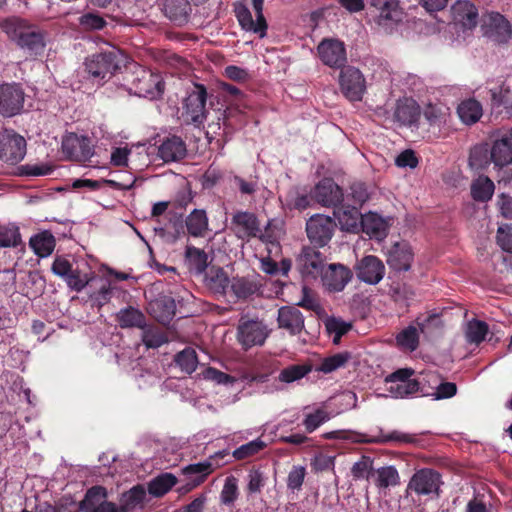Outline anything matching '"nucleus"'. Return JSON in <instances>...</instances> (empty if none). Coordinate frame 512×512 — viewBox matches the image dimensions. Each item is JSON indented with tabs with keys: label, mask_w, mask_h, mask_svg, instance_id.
Segmentation results:
<instances>
[{
	"label": "nucleus",
	"mask_w": 512,
	"mask_h": 512,
	"mask_svg": "<svg viewBox=\"0 0 512 512\" xmlns=\"http://www.w3.org/2000/svg\"><path fill=\"white\" fill-rule=\"evenodd\" d=\"M497 243L503 251L512 253V224H504L498 228Z\"/></svg>",
	"instance_id": "obj_60"
},
{
	"label": "nucleus",
	"mask_w": 512,
	"mask_h": 512,
	"mask_svg": "<svg viewBox=\"0 0 512 512\" xmlns=\"http://www.w3.org/2000/svg\"><path fill=\"white\" fill-rule=\"evenodd\" d=\"M62 153L66 158L85 162L89 160L94 150L88 137L76 133H68L62 139Z\"/></svg>",
	"instance_id": "obj_15"
},
{
	"label": "nucleus",
	"mask_w": 512,
	"mask_h": 512,
	"mask_svg": "<svg viewBox=\"0 0 512 512\" xmlns=\"http://www.w3.org/2000/svg\"><path fill=\"white\" fill-rule=\"evenodd\" d=\"M397 345L408 351H415L419 346V334L416 327L410 325L396 336Z\"/></svg>",
	"instance_id": "obj_50"
},
{
	"label": "nucleus",
	"mask_w": 512,
	"mask_h": 512,
	"mask_svg": "<svg viewBox=\"0 0 512 512\" xmlns=\"http://www.w3.org/2000/svg\"><path fill=\"white\" fill-rule=\"evenodd\" d=\"M336 208L335 216L345 229L352 230L357 228L359 219L363 217L360 208L347 205L345 202H341Z\"/></svg>",
	"instance_id": "obj_35"
},
{
	"label": "nucleus",
	"mask_w": 512,
	"mask_h": 512,
	"mask_svg": "<svg viewBox=\"0 0 512 512\" xmlns=\"http://www.w3.org/2000/svg\"><path fill=\"white\" fill-rule=\"evenodd\" d=\"M322 280L330 291H342L352 278V272L342 264H330L323 272Z\"/></svg>",
	"instance_id": "obj_24"
},
{
	"label": "nucleus",
	"mask_w": 512,
	"mask_h": 512,
	"mask_svg": "<svg viewBox=\"0 0 512 512\" xmlns=\"http://www.w3.org/2000/svg\"><path fill=\"white\" fill-rule=\"evenodd\" d=\"M370 6L379 11L383 20L400 21L401 12L398 0H370Z\"/></svg>",
	"instance_id": "obj_43"
},
{
	"label": "nucleus",
	"mask_w": 512,
	"mask_h": 512,
	"mask_svg": "<svg viewBox=\"0 0 512 512\" xmlns=\"http://www.w3.org/2000/svg\"><path fill=\"white\" fill-rule=\"evenodd\" d=\"M363 443H374V444H387L390 442L405 443V444H417L418 437L416 434H407L397 430L389 433L380 432L379 435L374 437H364L360 440Z\"/></svg>",
	"instance_id": "obj_32"
},
{
	"label": "nucleus",
	"mask_w": 512,
	"mask_h": 512,
	"mask_svg": "<svg viewBox=\"0 0 512 512\" xmlns=\"http://www.w3.org/2000/svg\"><path fill=\"white\" fill-rule=\"evenodd\" d=\"M355 272L360 281L375 285L383 279L385 266L378 257L367 255L356 263Z\"/></svg>",
	"instance_id": "obj_20"
},
{
	"label": "nucleus",
	"mask_w": 512,
	"mask_h": 512,
	"mask_svg": "<svg viewBox=\"0 0 512 512\" xmlns=\"http://www.w3.org/2000/svg\"><path fill=\"white\" fill-rule=\"evenodd\" d=\"M316 247H303L297 258V266L301 274L305 277L317 278L322 275L324 270L325 258L322 253L315 249Z\"/></svg>",
	"instance_id": "obj_19"
},
{
	"label": "nucleus",
	"mask_w": 512,
	"mask_h": 512,
	"mask_svg": "<svg viewBox=\"0 0 512 512\" xmlns=\"http://www.w3.org/2000/svg\"><path fill=\"white\" fill-rule=\"evenodd\" d=\"M29 246L38 257L45 258L53 253L56 240L50 231L44 230L30 238Z\"/></svg>",
	"instance_id": "obj_31"
},
{
	"label": "nucleus",
	"mask_w": 512,
	"mask_h": 512,
	"mask_svg": "<svg viewBox=\"0 0 512 512\" xmlns=\"http://www.w3.org/2000/svg\"><path fill=\"white\" fill-rule=\"evenodd\" d=\"M452 18L456 24L465 29H473L478 23V9L469 0H458L451 8Z\"/></svg>",
	"instance_id": "obj_23"
},
{
	"label": "nucleus",
	"mask_w": 512,
	"mask_h": 512,
	"mask_svg": "<svg viewBox=\"0 0 512 512\" xmlns=\"http://www.w3.org/2000/svg\"><path fill=\"white\" fill-rule=\"evenodd\" d=\"M490 148L494 169L503 173L501 180H512V127L494 140Z\"/></svg>",
	"instance_id": "obj_5"
},
{
	"label": "nucleus",
	"mask_w": 512,
	"mask_h": 512,
	"mask_svg": "<svg viewBox=\"0 0 512 512\" xmlns=\"http://www.w3.org/2000/svg\"><path fill=\"white\" fill-rule=\"evenodd\" d=\"M349 358L350 355L348 352L334 354L324 358L321 364L315 370L326 374L331 373L338 368L343 367Z\"/></svg>",
	"instance_id": "obj_53"
},
{
	"label": "nucleus",
	"mask_w": 512,
	"mask_h": 512,
	"mask_svg": "<svg viewBox=\"0 0 512 512\" xmlns=\"http://www.w3.org/2000/svg\"><path fill=\"white\" fill-rule=\"evenodd\" d=\"M262 283L258 274L234 276L231 279L230 291L237 300H247L260 292Z\"/></svg>",
	"instance_id": "obj_21"
},
{
	"label": "nucleus",
	"mask_w": 512,
	"mask_h": 512,
	"mask_svg": "<svg viewBox=\"0 0 512 512\" xmlns=\"http://www.w3.org/2000/svg\"><path fill=\"white\" fill-rule=\"evenodd\" d=\"M331 416L324 408H317L313 412L306 413L303 419V426L307 433L314 432L322 424L330 420Z\"/></svg>",
	"instance_id": "obj_51"
},
{
	"label": "nucleus",
	"mask_w": 512,
	"mask_h": 512,
	"mask_svg": "<svg viewBox=\"0 0 512 512\" xmlns=\"http://www.w3.org/2000/svg\"><path fill=\"white\" fill-rule=\"evenodd\" d=\"M207 100L208 92L205 85L194 83L183 101V115L189 123L200 127L206 121L208 114L206 109Z\"/></svg>",
	"instance_id": "obj_4"
},
{
	"label": "nucleus",
	"mask_w": 512,
	"mask_h": 512,
	"mask_svg": "<svg viewBox=\"0 0 512 512\" xmlns=\"http://www.w3.org/2000/svg\"><path fill=\"white\" fill-rule=\"evenodd\" d=\"M191 10V4L188 0H165L164 2L163 11L165 16L179 25L188 22Z\"/></svg>",
	"instance_id": "obj_29"
},
{
	"label": "nucleus",
	"mask_w": 512,
	"mask_h": 512,
	"mask_svg": "<svg viewBox=\"0 0 512 512\" xmlns=\"http://www.w3.org/2000/svg\"><path fill=\"white\" fill-rule=\"evenodd\" d=\"M20 243L21 234L17 226H0V247H17Z\"/></svg>",
	"instance_id": "obj_56"
},
{
	"label": "nucleus",
	"mask_w": 512,
	"mask_h": 512,
	"mask_svg": "<svg viewBox=\"0 0 512 512\" xmlns=\"http://www.w3.org/2000/svg\"><path fill=\"white\" fill-rule=\"evenodd\" d=\"M188 233L193 237H203L208 230V218L205 210L194 209L185 220Z\"/></svg>",
	"instance_id": "obj_36"
},
{
	"label": "nucleus",
	"mask_w": 512,
	"mask_h": 512,
	"mask_svg": "<svg viewBox=\"0 0 512 512\" xmlns=\"http://www.w3.org/2000/svg\"><path fill=\"white\" fill-rule=\"evenodd\" d=\"M375 485L380 489H386L400 484V476L394 466H383L376 469L372 475Z\"/></svg>",
	"instance_id": "obj_39"
},
{
	"label": "nucleus",
	"mask_w": 512,
	"mask_h": 512,
	"mask_svg": "<svg viewBox=\"0 0 512 512\" xmlns=\"http://www.w3.org/2000/svg\"><path fill=\"white\" fill-rule=\"evenodd\" d=\"M449 108L445 105L429 103L423 110V116L430 126L440 127L446 123Z\"/></svg>",
	"instance_id": "obj_46"
},
{
	"label": "nucleus",
	"mask_w": 512,
	"mask_h": 512,
	"mask_svg": "<svg viewBox=\"0 0 512 512\" xmlns=\"http://www.w3.org/2000/svg\"><path fill=\"white\" fill-rule=\"evenodd\" d=\"M185 260L190 270L197 274L203 273L208 266L207 253L197 247L187 246L185 249Z\"/></svg>",
	"instance_id": "obj_42"
},
{
	"label": "nucleus",
	"mask_w": 512,
	"mask_h": 512,
	"mask_svg": "<svg viewBox=\"0 0 512 512\" xmlns=\"http://www.w3.org/2000/svg\"><path fill=\"white\" fill-rule=\"evenodd\" d=\"M495 190L494 182L485 175H480L471 183V196L477 202L489 201Z\"/></svg>",
	"instance_id": "obj_34"
},
{
	"label": "nucleus",
	"mask_w": 512,
	"mask_h": 512,
	"mask_svg": "<svg viewBox=\"0 0 512 512\" xmlns=\"http://www.w3.org/2000/svg\"><path fill=\"white\" fill-rule=\"evenodd\" d=\"M146 492L147 490L141 484L133 486L122 495L121 504L123 508H125L127 512H130L136 507L142 506L146 499Z\"/></svg>",
	"instance_id": "obj_45"
},
{
	"label": "nucleus",
	"mask_w": 512,
	"mask_h": 512,
	"mask_svg": "<svg viewBox=\"0 0 512 512\" xmlns=\"http://www.w3.org/2000/svg\"><path fill=\"white\" fill-rule=\"evenodd\" d=\"M142 329V342L147 348L156 349L168 342L167 333L155 325H146Z\"/></svg>",
	"instance_id": "obj_37"
},
{
	"label": "nucleus",
	"mask_w": 512,
	"mask_h": 512,
	"mask_svg": "<svg viewBox=\"0 0 512 512\" xmlns=\"http://www.w3.org/2000/svg\"><path fill=\"white\" fill-rule=\"evenodd\" d=\"M207 500L208 498L206 493H200L190 503L181 507L177 512H204Z\"/></svg>",
	"instance_id": "obj_64"
},
{
	"label": "nucleus",
	"mask_w": 512,
	"mask_h": 512,
	"mask_svg": "<svg viewBox=\"0 0 512 512\" xmlns=\"http://www.w3.org/2000/svg\"><path fill=\"white\" fill-rule=\"evenodd\" d=\"M127 55L115 45L101 41L98 36V82L109 80L122 68L129 69Z\"/></svg>",
	"instance_id": "obj_3"
},
{
	"label": "nucleus",
	"mask_w": 512,
	"mask_h": 512,
	"mask_svg": "<svg viewBox=\"0 0 512 512\" xmlns=\"http://www.w3.org/2000/svg\"><path fill=\"white\" fill-rule=\"evenodd\" d=\"M269 335L267 326L258 319L242 316L237 327V340L247 350L253 346H261Z\"/></svg>",
	"instance_id": "obj_7"
},
{
	"label": "nucleus",
	"mask_w": 512,
	"mask_h": 512,
	"mask_svg": "<svg viewBox=\"0 0 512 512\" xmlns=\"http://www.w3.org/2000/svg\"><path fill=\"white\" fill-rule=\"evenodd\" d=\"M186 144L178 136L166 138L158 148V155L165 162L178 161L186 156Z\"/></svg>",
	"instance_id": "obj_27"
},
{
	"label": "nucleus",
	"mask_w": 512,
	"mask_h": 512,
	"mask_svg": "<svg viewBox=\"0 0 512 512\" xmlns=\"http://www.w3.org/2000/svg\"><path fill=\"white\" fill-rule=\"evenodd\" d=\"M413 258L412 249L407 243H395L387 254V264L394 271H408Z\"/></svg>",
	"instance_id": "obj_25"
},
{
	"label": "nucleus",
	"mask_w": 512,
	"mask_h": 512,
	"mask_svg": "<svg viewBox=\"0 0 512 512\" xmlns=\"http://www.w3.org/2000/svg\"><path fill=\"white\" fill-rule=\"evenodd\" d=\"M339 86L342 94L351 102L361 101L366 92V81L362 72L347 66L339 74Z\"/></svg>",
	"instance_id": "obj_10"
},
{
	"label": "nucleus",
	"mask_w": 512,
	"mask_h": 512,
	"mask_svg": "<svg viewBox=\"0 0 512 512\" xmlns=\"http://www.w3.org/2000/svg\"><path fill=\"white\" fill-rule=\"evenodd\" d=\"M117 321L122 328H141L146 322L145 315L134 307L121 309L116 314Z\"/></svg>",
	"instance_id": "obj_41"
},
{
	"label": "nucleus",
	"mask_w": 512,
	"mask_h": 512,
	"mask_svg": "<svg viewBox=\"0 0 512 512\" xmlns=\"http://www.w3.org/2000/svg\"><path fill=\"white\" fill-rule=\"evenodd\" d=\"M252 6L256 14V20H253L248 7L241 2L234 5L235 16L243 30L253 32L263 38L266 36L268 29L267 21L263 15L264 0H252Z\"/></svg>",
	"instance_id": "obj_6"
},
{
	"label": "nucleus",
	"mask_w": 512,
	"mask_h": 512,
	"mask_svg": "<svg viewBox=\"0 0 512 512\" xmlns=\"http://www.w3.org/2000/svg\"><path fill=\"white\" fill-rule=\"evenodd\" d=\"M0 28L22 49L40 54L45 48L43 31L26 20L18 17L7 18L0 22Z\"/></svg>",
	"instance_id": "obj_1"
},
{
	"label": "nucleus",
	"mask_w": 512,
	"mask_h": 512,
	"mask_svg": "<svg viewBox=\"0 0 512 512\" xmlns=\"http://www.w3.org/2000/svg\"><path fill=\"white\" fill-rule=\"evenodd\" d=\"M489 326L486 322L473 319L468 322L465 332L466 340L470 344L479 345L485 340L488 334Z\"/></svg>",
	"instance_id": "obj_48"
},
{
	"label": "nucleus",
	"mask_w": 512,
	"mask_h": 512,
	"mask_svg": "<svg viewBox=\"0 0 512 512\" xmlns=\"http://www.w3.org/2000/svg\"><path fill=\"white\" fill-rule=\"evenodd\" d=\"M230 285L231 279H229L223 268L216 269L210 277V287L215 293L225 295Z\"/></svg>",
	"instance_id": "obj_57"
},
{
	"label": "nucleus",
	"mask_w": 512,
	"mask_h": 512,
	"mask_svg": "<svg viewBox=\"0 0 512 512\" xmlns=\"http://www.w3.org/2000/svg\"><path fill=\"white\" fill-rule=\"evenodd\" d=\"M174 361L183 372L191 374L198 365L197 353L194 348L186 347L175 355Z\"/></svg>",
	"instance_id": "obj_49"
},
{
	"label": "nucleus",
	"mask_w": 512,
	"mask_h": 512,
	"mask_svg": "<svg viewBox=\"0 0 512 512\" xmlns=\"http://www.w3.org/2000/svg\"><path fill=\"white\" fill-rule=\"evenodd\" d=\"M25 93L17 83L0 85V114L12 117L20 114L24 107Z\"/></svg>",
	"instance_id": "obj_14"
},
{
	"label": "nucleus",
	"mask_w": 512,
	"mask_h": 512,
	"mask_svg": "<svg viewBox=\"0 0 512 512\" xmlns=\"http://www.w3.org/2000/svg\"><path fill=\"white\" fill-rule=\"evenodd\" d=\"M238 496V479L233 475L228 476L220 493V501L225 506H232L238 499Z\"/></svg>",
	"instance_id": "obj_52"
},
{
	"label": "nucleus",
	"mask_w": 512,
	"mask_h": 512,
	"mask_svg": "<svg viewBox=\"0 0 512 512\" xmlns=\"http://www.w3.org/2000/svg\"><path fill=\"white\" fill-rule=\"evenodd\" d=\"M149 313L161 324H168L176 314L175 300L170 296H162L149 304Z\"/></svg>",
	"instance_id": "obj_26"
},
{
	"label": "nucleus",
	"mask_w": 512,
	"mask_h": 512,
	"mask_svg": "<svg viewBox=\"0 0 512 512\" xmlns=\"http://www.w3.org/2000/svg\"><path fill=\"white\" fill-rule=\"evenodd\" d=\"M482 31L491 41L505 44L512 36V25L502 14L489 12L482 17Z\"/></svg>",
	"instance_id": "obj_12"
},
{
	"label": "nucleus",
	"mask_w": 512,
	"mask_h": 512,
	"mask_svg": "<svg viewBox=\"0 0 512 512\" xmlns=\"http://www.w3.org/2000/svg\"><path fill=\"white\" fill-rule=\"evenodd\" d=\"M306 469L303 466H293L288 474L287 487L291 490H299L304 482Z\"/></svg>",
	"instance_id": "obj_62"
},
{
	"label": "nucleus",
	"mask_w": 512,
	"mask_h": 512,
	"mask_svg": "<svg viewBox=\"0 0 512 512\" xmlns=\"http://www.w3.org/2000/svg\"><path fill=\"white\" fill-rule=\"evenodd\" d=\"M128 70L130 74L126 80L130 84V90L136 95L150 100L162 96L165 84L158 73H154L137 63H129Z\"/></svg>",
	"instance_id": "obj_2"
},
{
	"label": "nucleus",
	"mask_w": 512,
	"mask_h": 512,
	"mask_svg": "<svg viewBox=\"0 0 512 512\" xmlns=\"http://www.w3.org/2000/svg\"><path fill=\"white\" fill-rule=\"evenodd\" d=\"M312 370L313 365L310 362L292 364L280 371L278 380L282 383L290 384L304 378Z\"/></svg>",
	"instance_id": "obj_40"
},
{
	"label": "nucleus",
	"mask_w": 512,
	"mask_h": 512,
	"mask_svg": "<svg viewBox=\"0 0 512 512\" xmlns=\"http://www.w3.org/2000/svg\"><path fill=\"white\" fill-rule=\"evenodd\" d=\"M361 224L367 234L379 236L383 231V222L376 214H368L362 217Z\"/></svg>",
	"instance_id": "obj_58"
},
{
	"label": "nucleus",
	"mask_w": 512,
	"mask_h": 512,
	"mask_svg": "<svg viewBox=\"0 0 512 512\" xmlns=\"http://www.w3.org/2000/svg\"><path fill=\"white\" fill-rule=\"evenodd\" d=\"M325 327L329 334L344 336L352 329V324L347 323L339 318L331 317L326 320Z\"/></svg>",
	"instance_id": "obj_61"
},
{
	"label": "nucleus",
	"mask_w": 512,
	"mask_h": 512,
	"mask_svg": "<svg viewBox=\"0 0 512 512\" xmlns=\"http://www.w3.org/2000/svg\"><path fill=\"white\" fill-rule=\"evenodd\" d=\"M443 484L441 474L431 468L417 470L408 483V489L419 496H440Z\"/></svg>",
	"instance_id": "obj_8"
},
{
	"label": "nucleus",
	"mask_w": 512,
	"mask_h": 512,
	"mask_svg": "<svg viewBox=\"0 0 512 512\" xmlns=\"http://www.w3.org/2000/svg\"><path fill=\"white\" fill-rule=\"evenodd\" d=\"M52 272L64 280L73 270L70 261L63 256H56L51 266Z\"/></svg>",
	"instance_id": "obj_63"
},
{
	"label": "nucleus",
	"mask_w": 512,
	"mask_h": 512,
	"mask_svg": "<svg viewBox=\"0 0 512 512\" xmlns=\"http://www.w3.org/2000/svg\"><path fill=\"white\" fill-rule=\"evenodd\" d=\"M26 154V140L12 129L0 131V160L14 165Z\"/></svg>",
	"instance_id": "obj_9"
},
{
	"label": "nucleus",
	"mask_w": 512,
	"mask_h": 512,
	"mask_svg": "<svg viewBox=\"0 0 512 512\" xmlns=\"http://www.w3.org/2000/svg\"><path fill=\"white\" fill-rule=\"evenodd\" d=\"M227 455L226 451H219L203 462L186 465L181 469L182 475L185 476L186 480L194 483L199 481V485H201L216 468L221 466L217 459H223Z\"/></svg>",
	"instance_id": "obj_18"
},
{
	"label": "nucleus",
	"mask_w": 512,
	"mask_h": 512,
	"mask_svg": "<svg viewBox=\"0 0 512 512\" xmlns=\"http://www.w3.org/2000/svg\"><path fill=\"white\" fill-rule=\"evenodd\" d=\"M335 228V221L322 214L311 216L306 223L307 237L315 247L326 246L330 242Z\"/></svg>",
	"instance_id": "obj_11"
},
{
	"label": "nucleus",
	"mask_w": 512,
	"mask_h": 512,
	"mask_svg": "<svg viewBox=\"0 0 512 512\" xmlns=\"http://www.w3.org/2000/svg\"><path fill=\"white\" fill-rule=\"evenodd\" d=\"M313 198L322 206L335 208L344 200V193L332 178H323L315 185Z\"/></svg>",
	"instance_id": "obj_17"
},
{
	"label": "nucleus",
	"mask_w": 512,
	"mask_h": 512,
	"mask_svg": "<svg viewBox=\"0 0 512 512\" xmlns=\"http://www.w3.org/2000/svg\"><path fill=\"white\" fill-rule=\"evenodd\" d=\"M368 199L369 193L366 184L363 182H354L350 185L349 192L344 195L342 202L361 208Z\"/></svg>",
	"instance_id": "obj_47"
},
{
	"label": "nucleus",
	"mask_w": 512,
	"mask_h": 512,
	"mask_svg": "<svg viewBox=\"0 0 512 512\" xmlns=\"http://www.w3.org/2000/svg\"><path fill=\"white\" fill-rule=\"evenodd\" d=\"M178 482L172 473H161L148 483L147 491L150 495L160 498L167 494Z\"/></svg>",
	"instance_id": "obj_33"
},
{
	"label": "nucleus",
	"mask_w": 512,
	"mask_h": 512,
	"mask_svg": "<svg viewBox=\"0 0 512 512\" xmlns=\"http://www.w3.org/2000/svg\"><path fill=\"white\" fill-rule=\"evenodd\" d=\"M457 113L463 123L472 125L481 118L482 106L477 100L468 99L459 104Z\"/></svg>",
	"instance_id": "obj_38"
},
{
	"label": "nucleus",
	"mask_w": 512,
	"mask_h": 512,
	"mask_svg": "<svg viewBox=\"0 0 512 512\" xmlns=\"http://www.w3.org/2000/svg\"><path fill=\"white\" fill-rule=\"evenodd\" d=\"M320 60L331 68H344L347 62L344 43L336 39H324L317 47Z\"/></svg>",
	"instance_id": "obj_16"
},
{
	"label": "nucleus",
	"mask_w": 512,
	"mask_h": 512,
	"mask_svg": "<svg viewBox=\"0 0 512 512\" xmlns=\"http://www.w3.org/2000/svg\"><path fill=\"white\" fill-rule=\"evenodd\" d=\"M492 163L491 148L487 143L473 146L469 152L468 165L475 172L486 170Z\"/></svg>",
	"instance_id": "obj_30"
},
{
	"label": "nucleus",
	"mask_w": 512,
	"mask_h": 512,
	"mask_svg": "<svg viewBox=\"0 0 512 512\" xmlns=\"http://www.w3.org/2000/svg\"><path fill=\"white\" fill-rule=\"evenodd\" d=\"M266 447V443L260 438L241 445L232 453L236 460H244L258 454Z\"/></svg>",
	"instance_id": "obj_55"
},
{
	"label": "nucleus",
	"mask_w": 512,
	"mask_h": 512,
	"mask_svg": "<svg viewBox=\"0 0 512 512\" xmlns=\"http://www.w3.org/2000/svg\"><path fill=\"white\" fill-rule=\"evenodd\" d=\"M91 278L87 274L81 273L78 269H73L65 279L67 285L77 292L83 290L89 283Z\"/></svg>",
	"instance_id": "obj_59"
},
{
	"label": "nucleus",
	"mask_w": 512,
	"mask_h": 512,
	"mask_svg": "<svg viewBox=\"0 0 512 512\" xmlns=\"http://www.w3.org/2000/svg\"><path fill=\"white\" fill-rule=\"evenodd\" d=\"M373 473V459L370 456L362 455L351 467V474L355 480L369 479Z\"/></svg>",
	"instance_id": "obj_54"
},
{
	"label": "nucleus",
	"mask_w": 512,
	"mask_h": 512,
	"mask_svg": "<svg viewBox=\"0 0 512 512\" xmlns=\"http://www.w3.org/2000/svg\"><path fill=\"white\" fill-rule=\"evenodd\" d=\"M420 115L419 105L415 101L408 99L399 101L394 111L395 120L410 127L417 124Z\"/></svg>",
	"instance_id": "obj_28"
},
{
	"label": "nucleus",
	"mask_w": 512,
	"mask_h": 512,
	"mask_svg": "<svg viewBox=\"0 0 512 512\" xmlns=\"http://www.w3.org/2000/svg\"><path fill=\"white\" fill-rule=\"evenodd\" d=\"M277 323L290 335H298L304 329V316L295 306H282L278 309Z\"/></svg>",
	"instance_id": "obj_22"
},
{
	"label": "nucleus",
	"mask_w": 512,
	"mask_h": 512,
	"mask_svg": "<svg viewBox=\"0 0 512 512\" xmlns=\"http://www.w3.org/2000/svg\"><path fill=\"white\" fill-rule=\"evenodd\" d=\"M231 230L238 239L243 241L260 237L262 233L258 217L250 211L235 212L231 218Z\"/></svg>",
	"instance_id": "obj_13"
},
{
	"label": "nucleus",
	"mask_w": 512,
	"mask_h": 512,
	"mask_svg": "<svg viewBox=\"0 0 512 512\" xmlns=\"http://www.w3.org/2000/svg\"><path fill=\"white\" fill-rule=\"evenodd\" d=\"M389 392L396 398H404L418 393H421L422 396L429 395L428 392L424 391V387L416 379H410L403 383L390 385Z\"/></svg>",
	"instance_id": "obj_44"
}]
</instances>
